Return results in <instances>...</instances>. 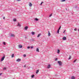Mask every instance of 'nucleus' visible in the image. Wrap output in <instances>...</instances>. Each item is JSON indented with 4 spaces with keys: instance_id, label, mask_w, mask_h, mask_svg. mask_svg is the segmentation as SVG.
<instances>
[{
    "instance_id": "obj_29",
    "label": "nucleus",
    "mask_w": 79,
    "mask_h": 79,
    "mask_svg": "<svg viewBox=\"0 0 79 79\" xmlns=\"http://www.w3.org/2000/svg\"><path fill=\"white\" fill-rule=\"evenodd\" d=\"M3 44L4 45H6V43H5V42H3Z\"/></svg>"
},
{
    "instance_id": "obj_21",
    "label": "nucleus",
    "mask_w": 79,
    "mask_h": 79,
    "mask_svg": "<svg viewBox=\"0 0 79 79\" xmlns=\"http://www.w3.org/2000/svg\"><path fill=\"white\" fill-rule=\"evenodd\" d=\"M57 53L58 54L60 53V50L59 49H58L57 50Z\"/></svg>"
},
{
    "instance_id": "obj_43",
    "label": "nucleus",
    "mask_w": 79,
    "mask_h": 79,
    "mask_svg": "<svg viewBox=\"0 0 79 79\" xmlns=\"http://www.w3.org/2000/svg\"><path fill=\"white\" fill-rule=\"evenodd\" d=\"M25 39H27V37H25Z\"/></svg>"
},
{
    "instance_id": "obj_16",
    "label": "nucleus",
    "mask_w": 79,
    "mask_h": 79,
    "mask_svg": "<svg viewBox=\"0 0 79 79\" xmlns=\"http://www.w3.org/2000/svg\"><path fill=\"white\" fill-rule=\"evenodd\" d=\"M50 34H50V31H49L48 32V35L49 36H50Z\"/></svg>"
},
{
    "instance_id": "obj_14",
    "label": "nucleus",
    "mask_w": 79,
    "mask_h": 79,
    "mask_svg": "<svg viewBox=\"0 0 79 79\" xmlns=\"http://www.w3.org/2000/svg\"><path fill=\"white\" fill-rule=\"evenodd\" d=\"M35 21H39V19L37 18H36L35 19Z\"/></svg>"
},
{
    "instance_id": "obj_24",
    "label": "nucleus",
    "mask_w": 79,
    "mask_h": 79,
    "mask_svg": "<svg viewBox=\"0 0 79 79\" xmlns=\"http://www.w3.org/2000/svg\"><path fill=\"white\" fill-rule=\"evenodd\" d=\"M65 1H66V0H61V2H65Z\"/></svg>"
},
{
    "instance_id": "obj_37",
    "label": "nucleus",
    "mask_w": 79,
    "mask_h": 79,
    "mask_svg": "<svg viewBox=\"0 0 79 79\" xmlns=\"http://www.w3.org/2000/svg\"><path fill=\"white\" fill-rule=\"evenodd\" d=\"M3 19H5V17H3Z\"/></svg>"
},
{
    "instance_id": "obj_34",
    "label": "nucleus",
    "mask_w": 79,
    "mask_h": 79,
    "mask_svg": "<svg viewBox=\"0 0 79 79\" xmlns=\"http://www.w3.org/2000/svg\"><path fill=\"white\" fill-rule=\"evenodd\" d=\"M76 60H75L73 61V63H75V62H76Z\"/></svg>"
},
{
    "instance_id": "obj_19",
    "label": "nucleus",
    "mask_w": 79,
    "mask_h": 79,
    "mask_svg": "<svg viewBox=\"0 0 79 79\" xmlns=\"http://www.w3.org/2000/svg\"><path fill=\"white\" fill-rule=\"evenodd\" d=\"M72 79H75V77L74 76H72L71 78Z\"/></svg>"
},
{
    "instance_id": "obj_36",
    "label": "nucleus",
    "mask_w": 79,
    "mask_h": 79,
    "mask_svg": "<svg viewBox=\"0 0 79 79\" xmlns=\"http://www.w3.org/2000/svg\"><path fill=\"white\" fill-rule=\"evenodd\" d=\"M58 60V59H57V58H56L55 59V60L56 61V60Z\"/></svg>"
},
{
    "instance_id": "obj_32",
    "label": "nucleus",
    "mask_w": 79,
    "mask_h": 79,
    "mask_svg": "<svg viewBox=\"0 0 79 79\" xmlns=\"http://www.w3.org/2000/svg\"><path fill=\"white\" fill-rule=\"evenodd\" d=\"M6 69V68H4L3 69V70H5Z\"/></svg>"
},
{
    "instance_id": "obj_9",
    "label": "nucleus",
    "mask_w": 79,
    "mask_h": 79,
    "mask_svg": "<svg viewBox=\"0 0 79 79\" xmlns=\"http://www.w3.org/2000/svg\"><path fill=\"white\" fill-rule=\"evenodd\" d=\"M39 72V70H36V74H37Z\"/></svg>"
},
{
    "instance_id": "obj_33",
    "label": "nucleus",
    "mask_w": 79,
    "mask_h": 79,
    "mask_svg": "<svg viewBox=\"0 0 79 79\" xmlns=\"http://www.w3.org/2000/svg\"><path fill=\"white\" fill-rule=\"evenodd\" d=\"M52 14H51V15L49 16V17H51V16H52Z\"/></svg>"
},
{
    "instance_id": "obj_12",
    "label": "nucleus",
    "mask_w": 79,
    "mask_h": 79,
    "mask_svg": "<svg viewBox=\"0 0 79 79\" xmlns=\"http://www.w3.org/2000/svg\"><path fill=\"white\" fill-rule=\"evenodd\" d=\"M19 48H21L23 47V46L20 45H19Z\"/></svg>"
},
{
    "instance_id": "obj_2",
    "label": "nucleus",
    "mask_w": 79,
    "mask_h": 79,
    "mask_svg": "<svg viewBox=\"0 0 79 79\" xmlns=\"http://www.w3.org/2000/svg\"><path fill=\"white\" fill-rule=\"evenodd\" d=\"M58 63L59 64V66H61L62 65V62L61 61H58Z\"/></svg>"
},
{
    "instance_id": "obj_28",
    "label": "nucleus",
    "mask_w": 79,
    "mask_h": 79,
    "mask_svg": "<svg viewBox=\"0 0 79 79\" xmlns=\"http://www.w3.org/2000/svg\"><path fill=\"white\" fill-rule=\"evenodd\" d=\"M74 31H77V28H75L74 29Z\"/></svg>"
},
{
    "instance_id": "obj_42",
    "label": "nucleus",
    "mask_w": 79,
    "mask_h": 79,
    "mask_svg": "<svg viewBox=\"0 0 79 79\" xmlns=\"http://www.w3.org/2000/svg\"><path fill=\"white\" fill-rule=\"evenodd\" d=\"M17 1H21V0H17Z\"/></svg>"
},
{
    "instance_id": "obj_8",
    "label": "nucleus",
    "mask_w": 79,
    "mask_h": 79,
    "mask_svg": "<svg viewBox=\"0 0 79 79\" xmlns=\"http://www.w3.org/2000/svg\"><path fill=\"white\" fill-rule=\"evenodd\" d=\"M50 68V65L49 64L47 67V68H48V69H49Z\"/></svg>"
},
{
    "instance_id": "obj_18",
    "label": "nucleus",
    "mask_w": 79,
    "mask_h": 79,
    "mask_svg": "<svg viewBox=\"0 0 79 79\" xmlns=\"http://www.w3.org/2000/svg\"><path fill=\"white\" fill-rule=\"evenodd\" d=\"M34 75H32L31 76V78H34Z\"/></svg>"
},
{
    "instance_id": "obj_30",
    "label": "nucleus",
    "mask_w": 79,
    "mask_h": 79,
    "mask_svg": "<svg viewBox=\"0 0 79 79\" xmlns=\"http://www.w3.org/2000/svg\"><path fill=\"white\" fill-rule=\"evenodd\" d=\"M23 56L24 57H26V55L25 54L23 55Z\"/></svg>"
},
{
    "instance_id": "obj_13",
    "label": "nucleus",
    "mask_w": 79,
    "mask_h": 79,
    "mask_svg": "<svg viewBox=\"0 0 79 79\" xmlns=\"http://www.w3.org/2000/svg\"><path fill=\"white\" fill-rule=\"evenodd\" d=\"M14 56H15V55L14 54H13L11 55V57L12 58H13Z\"/></svg>"
},
{
    "instance_id": "obj_25",
    "label": "nucleus",
    "mask_w": 79,
    "mask_h": 79,
    "mask_svg": "<svg viewBox=\"0 0 79 79\" xmlns=\"http://www.w3.org/2000/svg\"><path fill=\"white\" fill-rule=\"evenodd\" d=\"M31 48V47H30V46H28L27 47V48H28V49H29V48Z\"/></svg>"
},
{
    "instance_id": "obj_38",
    "label": "nucleus",
    "mask_w": 79,
    "mask_h": 79,
    "mask_svg": "<svg viewBox=\"0 0 79 79\" xmlns=\"http://www.w3.org/2000/svg\"><path fill=\"white\" fill-rule=\"evenodd\" d=\"M66 31V30H64V31L63 32V33H64Z\"/></svg>"
},
{
    "instance_id": "obj_44",
    "label": "nucleus",
    "mask_w": 79,
    "mask_h": 79,
    "mask_svg": "<svg viewBox=\"0 0 79 79\" xmlns=\"http://www.w3.org/2000/svg\"><path fill=\"white\" fill-rule=\"evenodd\" d=\"M66 10H67V8H66Z\"/></svg>"
},
{
    "instance_id": "obj_22",
    "label": "nucleus",
    "mask_w": 79,
    "mask_h": 79,
    "mask_svg": "<svg viewBox=\"0 0 79 79\" xmlns=\"http://www.w3.org/2000/svg\"><path fill=\"white\" fill-rule=\"evenodd\" d=\"M59 32H60V30H58L57 32V34H59Z\"/></svg>"
},
{
    "instance_id": "obj_6",
    "label": "nucleus",
    "mask_w": 79,
    "mask_h": 79,
    "mask_svg": "<svg viewBox=\"0 0 79 79\" xmlns=\"http://www.w3.org/2000/svg\"><path fill=\"white\" fill-rule=\"evenodd\" d=\"M27 29H28V26H26L25 27L24 29L25 30H27Z\"/></svg>"
},
{
    "instance_id": "obj_27",
    "label": "nucleus",
    "mask_w": 79,
    "mask_h": 79,
    "mask_svg": "<svg viewBox=\"0 0 79 79\" xmlns=\"http://www.w3.org/2000/svg\"><path fill=\"white\" fill-rule=\"evenodd\" d=\"M60 29H61V26H60L58 30H60Z\"/></svg>"
},
{
    "instance_id": "obj_39",
    "label": "nucleus",
    "mask_w": 79,
    "mask_h": 79,
    "mask_svg": "<svg viewBox=\"0 0 79 79\" xmlns=\"http://www.w3.org/2000/svg\"><path fill=\"white\" fill-rule=\"evenodd\" d=\"M26 65H25L24 66V68H26Z\"/></svg>"
},
{
    "instance_id": "obj_23",
    "label": "nucleus",
    "mask_w": 79,
    "mask_h": 79,
    "mask_svg": "<svg viewBox=\"0 0 79 79\" xmlns=\"http://www.w3.org/2000/svg\"><path fill=\"white\" fill-rule=\"evenodd\" d=\"M13 20L14 21H16V19H13Z\"/></svg>"
},
{
    "instance_id": "obj_40",
    "label": "nucleus",
    "mask_w": 79,
    "mask_h": 79,
    "mask_svg": "<svg viewBox=\"0 0 79 79\" xmlns=\"http://www.w3.org/2000/svg\"><path fill=\"white\" fill-rule=\"evenodd\" d=\"M32 41H34V40L33 39H32Z\"/></svg>"
},
{
    "instance_id": "obj_31",
    "label": "nucleus",
    "mask_w": 79,
    "mask_h": 79,
    "mask_svg": "<svg viewBox=\"0 0 79 79\" xmlns=\"http://www.w3.org/2000/svg\"><path fill=\"white\" fill-rule=\"evenodd\" d=\"M34 48V47H33V46H31V49H32V48Z\"/></svg>"
},
{
    "instance_id": "obj_1",
    "label": "nucleus",
    "mask_w": 79,
    "mask_h": 79,
    "mask_svg": "<svg viewBox=\"0 0 79 79\" xmlns=\"http://www.w3.org/2000/svg\"><path fill=\"white\" fill-rule=\"evenodd\" d=\"M5 55H4L3 56L1 60V61H3L4 60V59H5Z\"/></svg>"
},
{
    "instance_id": "obj_17",
    "label": "nucleus",
    "mask_w": 79,
    "mask_h": 79,
    "mask_svg": "<svg viewBox=\"0 0 79 79\" xmlns=\"http://www.w3.org/2000/svg\"><path fill=\"white\" fill-rule=\"evenodd\" d=\"M71 58V55H69V57L68 59V60H70V59Z\"/></svg>"
},
{
    "instance_id": "obj_10",
    "label": "nucleus",
    "mask_w": 79,
    "mask_h": 79,
    "mask_svg": "<svg viewBox=\"0 0 79 79\" xmlns=\"http://www.w3.org/2000/svg\"><path fill=\"white\" fill-rule=\"evenodd\" d=\"M31 34L32 35H34L35 34V32L32 31L31 32Z\"/></svg>"
},
{
    "instance_id": "obj_41",
    "label": "nucleus",
    "mask_w": 79,
    "mask_h": 79,
    "mask_svg": "<svg viewBox=\"0 0 79 79\" xmlns=\"http://www.w3.org/2000/svg\"><path fill=\"white\" fill-rule=\"evenodd\" d=\"M2 73H0V76H1V75H2Z\"/></svg>"
},
{
    "instance_id": "obj_20",
    "label": "nucleus",
    "mask_w": 79,
    "mask_h": 79,
    "mask_svg": "<svg viewBox=\"0 0 79 79\" xmlns=\"http://www.w3.org/2000/svg\"><path fill=\"white\" fill-rule=\"evenodd\" d=\"M11 37H15V35L11 34Z\"/></svg>"
},
{
    "instance_id": "obj_15",
    "label": "nucleus",
    "mask_w": 79,
    "mask_h": 79,
    "mask_svg": "<svg viewBox=\"0 0 79 79\" xmlns=\"http://www.w3.org/2000/svg\"><path fill=\"white\" fill-rule=\"evenodd\" d=\"M32 4L31 3H30L29 4V6H30V7H31V6H32Z\"/></svg>"
},
{
    "instance_id": "obj_7",
    "label": "nucleus",
    "mask_w": 79,
    "mask_h": 79,
    "mask_svg": "<svg viewBox=\"0 0 79 79\" xmlns=\"http://www.w3.org/2000/svg\"><path fill=\"white\" fill-rule=\"evenodd\" d=\"M42 34H41V33H40L38 35V36H37V37H40V35H41Z\"/></svg>"
},
{
    "instance_id": "obj_3",
    "label": "nucleus",
    "mask_w": 79,
    "mask_h": 79,
    "mask_svg": "<svg viewBox=\"0 0 79 79\" xmlns=\"http://www.w3.org/2000/svg\"><path fill=\"white\" fill-rule=\"evenodd\" d=\"M21 59L19 58L16 60V61L17 62H19V61H21Z\"/></svg>"
},
{
    "instance_id": "obj_5",
    "label": "nucleus",
    "mask_w": 79,
    "mask_h": 79,
    "mask_svg": "<svg viewBox=\"0 0 79 79\" xmlns=\"http://www.w3.org/2000/svg\"><path fill=\"white\" fill-rule=\"evenodd\" d=\"M63 40H66V37H63Z\"/></svg>"
},
{
    "instance_id": "obj_11",
    "label": "nucleus",
    "mask_w": 79,
    "mask_h": 79,
    "mask_svg": "<svg viewBox=\"0 0 79 79\" xmlns=\"http://www.w3.org/2000/svg\"><path fill=\"white\" fill-rule=\"evenodd\" d=\"M36 52H39V48H37L36 50Z\"/></svg>"
},
{
    "instance_id": "obj_26",
    "label": "nucleus",
    "mask_w": 79,
    "mask_h": 79,
    "mask_svg": "<svg viewBox=\"0 0 79 79\" xmlns=\"http://www.w3.org/2000/svg\"><path fill=\"white\" fill-rule=\"evenodd\" d=\"M42 3H44V2H42L41 3L40 5H42Z\"/></svg>"
},
{
    "instance_id": "obj_35",
    "label": "nucleus",
    "mask_w": 79,
    "mask_h": 79,
    "mask_svg": "<svg viewBox=\"0 0 79 79\" xmlns=\"http://www.w3.org/2000/svg\"><path fill=\"white\" fill-rule=\"evenodd\" d=\"M77 6H76L75 7V8H77Z\"/></svg>"
},
{
    "instance_id": "obj_4",
    "label": "nucleus",
    "mask_w": 79,
    "mask_h": 79,
    "mask_svg": "<svg viewBox=\"0 0 79 79\" xmlns=\"http://www.w3.org/2000/svg\"><path fill=\"white\" fill-rule=\"evenodd\" d=\"M17 26H19V27H21V25L19 24V23H18Z\"/></svg>"
}]
</instances>
